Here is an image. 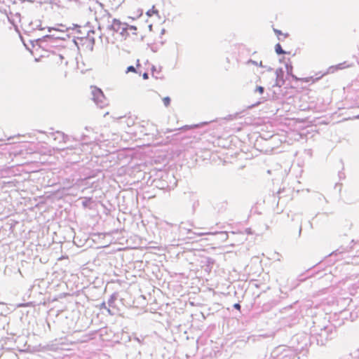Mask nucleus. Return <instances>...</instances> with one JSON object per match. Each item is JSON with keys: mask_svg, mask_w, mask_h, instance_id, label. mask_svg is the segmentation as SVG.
<instances>
[{"mask_svg": "<svg viewBox=\"0 0 359 359\" xmlns=\"http://www.w3.org/2000/svg\"><path fill=\"white\" fill-rule=\"evenodd\" d=\"M90 89L93 100L95 104L100 108H103L107 106V101L102 90L95 86H91Z\"/></svg>", "mask_w": 359, "mask_h": 359, "instance_id": "1", "label": "nucleus"}, {"mask_svg": "<svg viewBox=\"0 0 359 359\" xmlns=\"http://www.w3.org/2000/svg\"><path fill=\"white\" fill-rule=\"evenodd\" d=\"M111 27L116 32H118L120 30H126V25L123 24L119 20L117 19L113 20L111 22Z\"/></svg>", "mask_w": 359, "mask_h": 359, "instance_id": "2", "label": "nucleus"}, {"mask_svg": "<svg viewBox=\"0 0 359 359\" xmlns=\"http://www.w3.org/2000/svg\"><path fill=\"white\" fill-rule=\"evenodd\" d=\"M153 127L152 124L149 123V122H145L144 124H142L140 127L142 128V130H140L142 133H143L145 135H149L151 133V130H143V128L147 127Z\"/></svg>", "mask_w": 359, "mask_h": 359, "instance_id": "3", "label": "nucleus"}, {"mask_svg": "<svg viewBox=\"0 0 359 359\" xmlns=\"http://www.w3.org/2000/svg\"><path fill=\"white\" fill-rule=\"evenodd\" d=\"M147 15L148 17H152L154 15H158V11L155 8L154 6H152L151 9L147 11Z\"/></svg>", "mask_w": 359, "mask_h": 359, "instance_id": "4", "label": "nucleus"}, {"mask_svg": "<svg viewBox=\"0 0 359 359\" xmlns=\"http://www.w3.org/2000/svg\"><path fill=\"white\" fill-rule=\"evenodd\" d=\"M275 50L277 54H284L285 52L282 49L281 46L279 43H277L275 46Z\"/></svg>", "mask_w": 359, "mask_h": 359, "instance_id": "5", "label": "nucleus"}, {"mask_svg": "<svg viewBox=\"0 0 359 359\" xmlns=\"http://www.w3.org/2000/svg\"><path fill=\"white\" fill-rule=\"evenodd\" d=\"M163 102L165 107H168L170 104V98L169 97H165L163 98Z\"/></svg>", "mask_w": 359, "mask_h": 359, "instance_id": "6", "label": "nucleus"}, {"mask_svg": "<svg viewBox=\"0 0 359 359\" xmlns=\"http://www.w3.org/2000/svg\"><path fill=\"white\" fill-rule=\"evenodd\" d=\"M350 67V65L344 66V64H339V65H337L334 68L336 69H341L347 68V67Z\"/></svg>", "mask_w": 359, "mask_h": 359, "instance_id": "7", "label": "nucleus"}, {"mask_svg": "<svg viewBox=\"0 0 359 359\" xmlns=\"http://www.w3.org/2000/svg\"><path fill=\"white\" fill-rule=\"evenodd\" d=\"M275 33L276 34V35L278 36H280V35H283L284 36V37H286L287 34H282V32L280 31V30H278V29H273Z\"/></svg>", "mask_w": 359, "mask_h": 359, "instance_id": "8", "label": "nucleus"}, {"mask_svg": "<svg viewBox=\"0 0 359 359\" xmlns=\"http://www.w3.org/2000/svg\"><path fill=\"white\" fill-rule=\"evenodd\" d=\"M255 90L259 94H262L264 93V88L262 86H257Z\"/></svg>", "mask_w": 359, "mask_h": 359, "instance_id": "9", "label": "nucleus"}, {"mask_svg": "<svg viewBox=\"0 0 359 359\" xmlns=\"http://www.w3.org/2000/svg\"><path fill=\"white\" fill-rule=\"evenodd\" d=\"M135 72L136 70H135V68L133 66H130L127 69V72Z\"/></svg>", "mask_w": 359, "mask_h": 359, "instance_id": "10", "label": "nucleus"}, {"mask_svg": "<svg viewBox=\"0 0 359 359\" xmlns=\"http://www.w3.org/2000/svg\"><path fill=\"white\" fill-rule=\"evenodd\" d=\"M286 69H287V73H290L292 70V65H286Z\"/></svg>", "mask_w": 359, "mask_h": 359, "instance_id": "11", "label": "nucleus"}, {"mask_svg": "<svg viewBox=\"0 0 359 359\" xmlns=\"http://www.w3.org/2000/svg\"><path fill=\"white\" fill-rule=\"evenodd\" d=\"M233 307H234L236 309L238 310V311H240V310H241V305H240V304H238V303L235 304L233 305Z\"/></svg>", "mask_w": 359, "mask_h": 359, "instance_id": "12", "label": "nucleus"}, {"mask_svg": "<svg viewBox=\"0 0 359 359\" xmlns=\"http://www.w3.org/2000/svg\"><path fill=\"white\" fill-rule=\"evenodd\" d=\"M142 77L144 79H147L149 78V75L147 73H144Z\"/></svg>", "mask_w": 359, "mask_h": 359, "instance_id": "13", "label": "nucleus"}, {"mask_svg": "<svg viewBox=\"0 0 359 359\" xmlns=\"http://www.w3.org/2000/svg\"><path fill=\"white\" fill-rule=\"evenodd\" d=\"M127 37H128V36H122V38L123 39H126Z\"/></svg>", "mask_w": 359, "mask_h": 359, "instance_id": "14", "label": "nucleus"}]
</instances>
